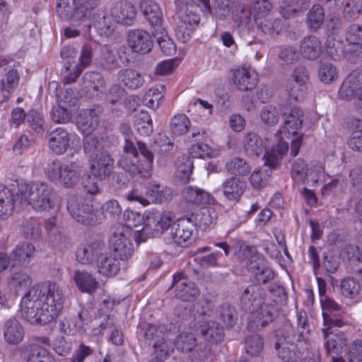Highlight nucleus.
Returning <instances> with one entry per match:
<instances>
[{"label": "nucleus", "mask_w": 362, "mask_h": 362, "mask_svg": "<svg viewBox=\"0 0 362 362\" xmlns=\"http://www.w3.org/2000/svg\"><path fill=\"white\" fill-rule=\"evenodd\" d=\"M339 94L344 100H351L362 94V71H352L343 81Z\"/></svg>", "instance_id": "f3484780"}, {"label": "nucleus", "mask_w": 362, "mask_h": 362, "mask_svg": "<svg viewBox=\"0 0 362 362\" xmlns=\"http://www.w3.org/2000/svg\"><path fill=\"white\" fill-rule=\"evenodd\" d=\"M74 281L80 291L92 293L98 288V282L87 272L77 270L74 275Z\"/></svg>", "instance_id": "ea45409f"}, {"label": "nucleus", "mask_w": 362, "mask_h": 362, "mask_svg": "<svg viewBox=\"0 0 362 362\" xmlns=\"http://www.w3.org/2000/svg\"><path fill=\"white\" fill-rule=\"evenodd\" d=\"M64 301L60 286L48 281L33 286L21 299V314L30 324L45 325L60 313Z\"/></svg>", "instance_id": "f257e3e1"}, {"label": "nucleus", "mask_w": 362, "mask_h": 362, "mask_svg": "<svg viewBox=\"0 0 362 362\" xmlns=\"http://www.w3.org/2000/svg\"><path fill=\"white\" fill-rule=\"evenodd\" d=\"M16 194L22 206H30L35 211H46L55 205L54 189L46 182L21 185Z\"/></svg>", "instance_id": "7ed1b4c3"}, {"label": "nucleus", "mask_w": 362, "mask_h": 362, "mask_svg": "<svg viewBox=\"0 0 362 362\" xmlns=\"http://www.w3.org/2000/svg\"><path fill=\"white\" fill-rule=\"evenodd\" d=\"M276 346L282 344H298L303 338L302 332H299L289 322L284 323L282 327L275 331Z\"/></svg>", "instance_id": "bb28decb"}, {"label": "nucleus", "mask_w": 362, "mask_h": 362, "mask_svg": "<svg viewBox=\"0 0 362 362\" xmlns=\"http://www.w3.org/2000/svg\"><path fill=\"white\" fill-rule=\"evenodd\" d=\"M282 115H286L284 121V128L289 134H296L301 129L304 121V112L298 107L283 105L281 108Z\"/></svg>", "instance_id": "6ab92c4d"}, {"label": "nucleus", "mask_w": 362, "mask_h": 362, "mask_svg": "<svg viewBox=\"0 0 362 362\" xmlns=\"http://www.w3.org/2000/svg\"><path fill=\"white\" fill-rule=\"evenodd\" d=\"M110 13L117 23L131 25L136 18V10L130 2L117 1L111 8Z\"/></svg>", "instance_id": "aec40b11"}, {"label": "nucleus", "mask_w": 362, "mask_h": 362, "mask_svg": "<svg viewBox=\"0 0 362 362\" xmlns=\"http://www.w3.org/2000/svg\"><path fill=\"white\" fill-rule=\"evenodd\" d=\"M199 324L197 331L208 342L216 344L223 340L225 337L223 327L218 322L214 320H203Z\"/></svg>", "instance_id": "412c9836"}, {"label": "nucleus", "mask_w": 362, "mask_h": 362, "mask_svg": "<svg viewBox=\"0 0 362 362\" xmlns=\"http://www.w3.org/2000/svg\"><path fill=\"white\" fill-rule=\"evenodd\" d=\"M191 122L183 114L174 116L170 121V132L174 136H182L189 129Z\"/></svg>", "instance_id": "864d4df0"}, {"label": "nucleus", "mask_w": 362, "mask_h": 362, "mask_svg": "<svg viewBox=\"0 0 362 362\" xmlns=\"http://www.w3.org/2000/svg\"><path fill=\"white\" fill-rule=\"evenodd\" d=\"M177 350L182 352L192 351L197 346V341L194 335L189 332H183L179 334L175 343Z\"/></svg>", "instance_id": "bf43d9fd"}, {"label": "nucleus", "mask_w": 362, "mask_h": 362, "mask_svg": "<svg viewBox=\"0 0 362 362\" xmlns=\"http://www.w3.org/2000/svg\"><path fill=\"white\" fill-rule=\"evenodd\" d=\"M16 192L15 188L3 187L0 189V216L1 218H6L11 216L15 208V202H20Z\"/></svg>", "instance_id": "7c9ffc66"}, {"label": "nucleus", "mask_w": 362, "mask_h": 362, "mask_svg": "<svg viewBox=\"0 0 362 362\" xmlns=\"http://www.w3.org/2000/svg\"><path fill=\"white\" fill-rule=\"evenodd\" d=\"M288 151V144L279 141L274 148L265 152L263 159L264 165L271 169H275L281 163L282 158Z\"/></svg>", "instance_id": "e433bc0d"}, {"label": "nucleus", "mask_w": 362, "mask_h": 362, "mask_svg": "<svg viewBox=\"0 0 362 362\" xmlns=\"http://www.w3.org/2000/svg\"><path fill=\"white\" fill-rule=\"evenodd\" d=\"M152 36L148 31L143 29L129 30L127 35V45L134 53L148 54L153 47Z\"/></svg>", "instance_id": "f8f14e48"}, {"label": "nucleus", "mask_w": 362, "mask_h": 362, "mask_svg": "<svg viewBox=\"0 0 362 362\" xmlns=\"http://www.w3.org/2000/svg\"><path fill=\"white\" fill-rule=\"evenodd\" d=\"M115 160L110 153L102 151L90 158V167L94 177L104 180L113 173Z\"/></svg>", "instance_id": "ddd939ff"}, {"label": "nucleus", "mask_w": 362, "mask_h": 362, "mask_svg": "<svg viewBox=\"0 0 362 362\" xmlns=\"http://www.w3.org/2000/svg\"><path fill=\"white\" fill-rule=\"evenodd\" d=\"M151 33L152 35L156 37L157 42L164 54L171 55L175 52V45L163 26L153 30Z\"/></svg>", "instance_id": "a18cd8bd"}, {"label": "nucleus", "mask_w": 362, "mask_h": 362, "mask_svg": "<svg viewBox=\"0 0 362 362\" xmlns=\"http://www.w3.org/2000/svg\"><path fill=\"white\" fill-rule=\"evenodd\" d=\"M324 16L322 7L320 4L313 5L307 16L309 27L313 30H317L321 26Z\"/></svg>", "instance_id": "e2e57ef3"}, {"label": "nucleus", "mask_w": 362, "mask_h": 362, "mask_svg": "<svg viewBox=\"0 0 362 362\" xmlns=\"http://www.w3.org/2000/svg\"><path fill=\"white\" fill-rule=\"evenodd\" d=\"M49 148L57 155L65 153L69 147V133L62 127H58L47 135Z\"/></svg>", "instance_id": "a878e982"}, {"label": "nucleus", "mask_w": 362, "mask_h": 362, "mask_svg": "<svg viewBox=\"0 0 362 362\" xmlns=\"http://www.w3.org/2000/svg\"><path fill=\"white\" fill-rule=\"evenodd\" d=\"M117 81L129 90H136L141 88L144 82V78L136 70L124 68L120 69L117 74Z\"/></svg>", "instance_id": "c85d7f7f"}, {"label": "nucleus", "mask_w": 362, "mask_h": 362, "mask_svg": "<svg viewBox=\"0 0 362 362\" xmlns=\"http://www.w3.org/2000/svg\"><path fill=\"white\" fill-rule=\"evenodd\" d=\"M140 9L151 26L152 30L163 26V13L159 5L153 0H141Z\"/></svg>", "instance_id": "393cba45"}, {"label": "nucleus", "mask_w": 362, "mask_h": 362, "mask_svg": "<svg viewBox=\"0 0 362 362\" xmlns=\"http://www.w3.org/2000/svg\"><path fill=\"white\" fill-rule=\"evenodd\" d=\"M171 288H175V296L183 301H191L199 295L195 284L189 281L183 272L174 274Z\"/></svg>", "instance_id": "2eb2a0df"}, {"label": "nucleus", "mask_w": 362, "mask_h": 362, "mask_svg": "<svg viewBox=\"0 0 362 362\" xmlns=\"http://www.w3.org/2000/svg\"><path fill=\"white\" fill-rule=\"evenodd\" d=\"M33 282L31 276L23 270L13 272L8 278V284L11 288L18 293L26 289Z\"/></svg>", "instance_id": "37998d69"}, {"label": "nucleus", "mask_w": 362, "mask_h": 362, "mask_svg": "<svg viewBox=\"0 0 362 362\" xmlns=\"http://www.w3.org/2000/svg\"><path fill=\"white\" fill-rule=\"evenodd\" d=\"M138 151L145 158L144 163H141L144 178H148L151 175L152 166L154 158L153 151H156V145L149 148L146 144L141 141H136Z\"/></svg>", "instance_id": "a19ab883"}, {"label": "nucleus", "mask_w": 362, "mask_h": 362, "mask_svg": "<svg viewBox=\"0 0 362 362\" xmlns=\"http://www.w3.org/2000/svg\"><path fill=\"white\" fill-rule=\"evenodd\" d=\"M263 346V339L259 334H252L245 339V350L250 356H256L259 354L262 351Z\"/></svg>", "instance_id": "774afa93"}, {"label": "nucleus", "mask_w": 362, "mask_h": 362, "mask_svg": "<svg viewBox=\"0 0 362 362\" xmlns=\"http://www.w3.org/2000/svg\"><path fill=\"white\" fill-rule=\"evenodd\" d=\"M173 223L172 214L170 211H155L151 212L145 221V226L140 232L142 235L149 229L152 230V235L163 233L170 227Z\"/></svg>", "instance_id": "4468645a"}, {"label": "nucleus", "mask_w": 362, "mask_h": 362, "mask_svg": "<svg viewBox=\"0 0 362 362\" xmlns=\"http://www.w3.org/2000/svg\"><path fill=\"white\" fill-rule=\"evenodd\" d=\"M138 156H139L126 155L119 160L117 164L132 175H138L141 177H144L141 163H139Z\"/></svg>", "instance_id": "8fccbe9b"}, {"label": "nucleus", "mask_w": 362, "mask_h": 362, "mask_svg": "<svg viewBox=\"0 0 362 362\" xmlns=\"http://www.w3.org/2000/svg\"><path fill=\"white\" fill-rule=\"evenodd\" d=\"M192 223H194L195 230L199 228L202 230H206L214 227L218 218V214L213 208H202L189 216Z\"/></svg>", "instance_id": "4be33fe9"}, {"label": "nucleus", "mask_w": 362, "mask_h": 362, "mask_svg": "<svg viewBox=\"0 0 362 362\" xmlns=\"http://www.w3.org/2000/svg\"><path fill=\"white\" fill-rule=\"evenodd\" d=\"M105 249L104 242L93 241L89 244L81 245L77 248L76 256L78 261L83 264L93 263L102 256Z\"/></svg>", "instance_id": "a211bd4d"}, {"label": "nucleus", "mask_w": 362, "mask_h": 362, "mask_svg": "<svg viewBox=\"0 0 362 362\" xmlns=\"http://www.w3.org/2000/svg\"><path fill=\"white\" fill-rule=\"evenodd\" d=\"M265 296L264 288L258 284L249 285L240 296L242 310L253 314L247 326L250 332L260 330L278 317L279 311L276 306L264 304Z\"/></svg>", "instance_id": "f03ea898"}, {"label": "nucleus", "mask_w": 362, "mask_h": 362, "mask_svg": "<svg viewBox=\"0 0 362 362\" xmlns=\"http://www.w3.org/2000/svg\"><path fill=\"white\" fill-rule=\"evenodd\" d=\"M199 6L203 7V11L210 13L219 21H224L228 16L230 9L231 0H213L212 6L210 0H194Z\"/></svg>", "instance_id": "b1692460"}, {"label": "nucleus", "mask_w": 362, "mask_h": 362, "mask_svg": "<svg viewBox=\"0 0 362 362\" xmlns=\"http://www.w3.org/2000/svg\"><path fill=\"white\" fill-rule=\"evenodd\" d=\"M97 268L98 273L105 276H115L120 269L119 260L115 256H107L103 253L98 259Z\"/></svg>", "instance_id": "58836bf2"}, {"label": "nucleus", "mask_w": 362, "mask_h": 362, "mask_svg": "<svg viewBox=\"0 0 362 362\" xmlns=\"http://www.w3.org/2000/svg\"><path fill=\"white\" fill-rule=\"evenodd\" d=\"M226 168L230 174L242 176L249 175L252 170L247 161L240 157L231 158L226 163Z\"/></svg>", "instance_id": "3c124183"}, {"label": "nucleus", "mask_w": 362, "mask_h": 362, "mask_svg": "<svg viewBox=\"0 0 362 362\" xmlns=\"http://www.w3.org/2000/svg\"><path fill=\"white\" fill-rule=\"evenodd\" d=\"M279 357L284 362H296L301 356V351L298 344H282L275 346Z\"/></svg>", "instance_id": "603ef678"}, {"label": "nucleus", "mask_w": 362, "mask_h": 362, "mask_svg": "<svg viewBox=\"0 0 362 362\" xmlns=\"http://www.w3.org/2000/svg\"><path fill=\"white\" fill-rule=\"evenodd\" d=\"M134 126L142 136H148L153 132L152 119L146 112H141L135 117Z\"/></svg>", "instance_id": "4d7b16f0"}, {"label": "nucleus", "mask_w": 362, "mask_h": 362, "mask_svg": "<svg viewBox=\"0 0 362 362\" xmlns=\"http://www.w3.org/2000/svg\"><path fill=\"white\" fill-rule=\"evenodd\" d=\"M138 333L144 337L146 344L152 346L156 353L160 356H167L173 346L170 341H168V329L164 325L144 324L139 327Z\"/></svg>", "instance_id": "39448f33"}, {"label": "nucleus", "mask_w": 362, "mask_h": 362, "mask_svg": "<svg viewBox=\"0 0 362 362\" xmlns=\"http://www.w3.org/2000/svg\"><path fill=\"white\" fill-rule=\"evenodd\" d=\"M233 81L235 86L240 90L248 91L254 89L257 84V76L255 71L250 67H241L233 74Z\"/></svg>", "instance_id": "5701e85b"}, {"label": "nucleus", "mask_w": 362, "mask_h": 362, "mask_svg": "<svg viewBox=\"0 0 362 362\" xmlns=\"http://www.w3.org/2000/svg\"><path fill=\"white\" fill-rule=\"evenodd\" d=\"M292 177L298 182H305L308 177L312 176V170L307 168L305 161L298 158L292 165Z\"/></svg>", "instance_id": "13d9d810"}, {"label": "nucleus", "mask_w": 362, "mask_h": 362, "mask_svg": "<svg viewBox=\"0 0 362 362\" xmlns=\"http://www.w3.org/2000/svg\"><path fill=\"white\" fill-rule=\"evenodd\" d=\"M318 76L321 81L325 83H330L338 77L336 66L328 62L322 63L319 67Z\"/></svg>", "instance_id": "338daca9"}, {"label": "nucleus", "mask_w": 362, "mask_h": 362, "mask_svg": "<svg viewBox=\"0 0 362 362\" xmlns=\"http://www.w3.org/2000/svg\"><path fill=\"white\" fill-rule=\"evenodd\" d=\"M322 264L328 274H334L340 265V257L334 250H327L322 253Z\"/></svg>", "instance_id": "6e6d98bb"}, {"label": "nucleus", "mask_w": 362, "mask_h": 362, "mask_svg": "<svg viewBox=\"0 0 362 362\" xmlns=\"http://www.w3.org/2000/svg\"><path fill=\"white\" fill-rule=\"evenodd\" d=\"M173 189L168 187H162L159 184L151 185L146 191L148 199L140 194H129L127 198L129 201H136L143 206H147L150 202L163 203L170 202L173 197Z\"/></svg>", "instance_id": "9b49d317"}, {"label": "nucleus", "mask_w": 362, "mask_h": 362, "mask_svg": "<svg viewBox=\"0 0 362 362\" xmlns=\"http://www.w3.org/2000/svg\"><path fill=\"white\" fill-rule=\"evenodd\" d=\"M35 252L33 244L22 242L18 244L10 254V259L13 264L23 265L28 263Z\"/></svg>", "instance_id": "2f4dec72"}, {"label": "nucleus", "mask_w": 362, "mask_h": 362, "mask_svg": "<svg viewBox=\"0 0 362 362\" xmlns=\"http://www.w3.org/2000/svg\"><path fill=\"white\" fill-rule=\"evenodd\" d=\"M85 134L83 139V150L86 155L92 158L96 153H100L101 143L95 135L91 133Z\"/></svg>", "instance_id": "052dcab7"}, {"label": "nucleus", "mask_w": 362, "mask_h": 362, "mask_svg": "<svg viewBox=\"0 0 362 362\" xmlns=\"http://www.w3.org/2000/svg\"><path fill=\"white\" fill-rule=\"evenodd\" d=\"M53 165L49 170V177L54 180L59 179L65 187H74L82 177L83 167L76 162L59 166L54 163Z\"/></svg>", "instance_id": "1a4fd4ad"}, {"label": "nucleus", "mask_w": 362, "mask_h": 362, "mask_svg": "<svg viewBox=\"0 0 362 362\" xmlns=\"http://www.w3.org/2000/svg\"><path fill=\"white\" fill-rule=\"evenodd\" d=\"M103 108L99 105H93L91 108L81 111L76 118V126L83 134H89L98 126L99 117Z\"/></svg>", "instance_id": "dca6fc26"}, {"label": "nucleus", "mask_w": 362, "mask_h": 362, "mask_svg": "<svg viewBox=\"0 0 362 362\" xmlns=\"http://www.w3.org/2000/svg\"><path fill=\"white\" fill-rule=\"evenodd\" d=\"M224 196L229 200H238L246 188L245 182L235 177L226 180L223 183Z\"/></svg>", "instance_id": "c9c22d12"}, {"label": "nucleus", "mask_w": 362, "mask_h": 362, "mask_svg": "<svg viewBox=\"0 0 362 362\" xmlns=\"http://www.w3.org/2000/svg\"><path fill=\"white\" fill-rule=\"evenodd\" d=\"M98 63L100 67L107 71H112L120 66L113 51L107 46L101 48Z\"/></svg>", "instance_id": "de8ad7c7"}, {"label": "nucleus", "mask_w": 362, "mask_h": 362, "mask_svg": "<svg viewBox=\"0 0 362 362\" xmlns=\"http://www.w3.org/2000/svg\"><path fill=\"white\" fill-rule=\"evenodd\" d=\"M326 339H327L325 346L327 354H339L347 344V340L341 332L329 334Z\"/></svg>", "instance_id": "09e8293b"}, {"label": "nucleus", "mask_w": 362, "mask_h": 362, "mask_svg": "<svg viewBox=\"0 0 362 362\" xmlns=\"http://www.w3.org/2000/svg\"><path fill=\"white\" fill-rule=\"evenodd\" d=\"M19 74L16 62L4 57H0V103L9 100L18 85Z\"/></svg>", "instance_id": "6e6552de"}, {"label": "nucleus", "mask_w": 362, "mask_h": 362, "mask_svg": "<svg viewBox=\"0 0 362 362\" xmlns=\"http://www.w3.org/2000/svg\"><path fill=\"white\" fill-rule=\"evenodd\" d=\"M181 194L187 202L196 205L211 204L214 202L209 192L197 187L187 186L182 189Z\"/></svg>", "instance_id": "cd10ccee"}, {"label": "nucleus", "mask_w": 362, "mask_h": 362, "mask_svg": "<svg viewBox=\"0 0 362 362\" xmlns=\"http://www.w3.org/2000/svg\"><path fill=\"white\" fill-rule=\"evenodd\" d=\"M176 176L183 182H188L194 168L193 160L189 156H179L175 162Z\"/></svg>", "instance_id": "79ce46f5"}, {"label": "nucleus", "mask_w": 362, "mask_h": 362, "mask_svg": "<svg viewBox=\"0 0 362 362\" xmlns=\"http://www.w3.org/2000/svg\"><path fill=\"white\" fill-rule=\"evenodd\" d=\"M170 235L176 245L187 247L196 237L194 223L188 216L181 217L173 223Z\"/></svg>", "instance_id": "9d476101"}, {"label": "nucleus", "mask_w": 362, "mask_h": 362, "mask_svg": "<svg viewBox=\"0 0 362 362\" xmlns=\"http://www.w3.org/2000/svg\"><path fill=\"white\" fill-rule=\"evenodd\" d=\"M340 290L343 296L353 299L356 298L361 291L359 282L353 277L344 279L340 284Z\"/></svg>", "instance_id": "5fc2aeb1"}, {"label": "nucleus", "mask_w": 362, "mask_h": 362, "mask_svg": "<svg viewBox=\"0 0 362 362\" xmlns=\"http://www.w3.org/2000/svg\"><path fill=\"white\" fill-rule=\"evenodd\" d=\"M260 119L264 124L274 126L279 119L278 108L272 105L264 106L260 112Z\"/></svg>", "instance_id": "69168bd1"}, {"label": "nucleus", "mask_w": 362, "mask_h": 362, "mask_svg": "<svg viewBox=\"0 0 362 362\" xmlns=\"http://www.w3.org/2000/svg\"><path fill=\"white\" fill-rule=\"evenodd\" d=\"M362 11L361 0H349L344 6L343 17L346 21H352L357 19Z\"/></svg>", "instance_id": "0e129e2a"}, {"label": "nucleus", "mask_w": 362, "mask_h": 362, "mask_svg": "<svg viewBox=\"0 0 362 362\" xmlns=\"http://www.w3.org/2000/svg\"><path fill=\"white\" fill-rule=\"evenodd\" d=\"M231 12L234 22L242 28V32L249 33L252 23L250 13L245 10L239 0H234Z\"/></svg>", "instance_id": "f704fd0d"}, {"label": "nucleus", "mask_w": 362, "mask_h": 362, "mask_svg": "<svg viewBox=\"0 0 362 362\" xmlns=\"http://www.w3.org/2000/svg\"><path fill=\"white\" fill-rule=\"evenodd\" d=\"M132 240L138 244L144 242L145 238L142 237L140 231H132L129 228L122 227L112 235L110 239V245L115 256L120 260L127 259L131 257L134 252Z\"/></svg>", "instance_id": "423d86ee"}, {"label": "nucleus", "mask_w": 362, "mask_h": 362, "mask_svg": "<svg viewBox=\"0 0 362 362\" xmlns=\"http://www.w3.org/2000/svg\"><path fill=\"white\" fill-rule=\"evenodd\" d=\"M301 54L304 58L315 60L322 53V45L319 39L314 35L304 37L300 44Z\"/></svg>", "instance_id": "4c0bfd02"}, {"label": "nucleus", "mask_w": 362, "mask_h": 362, "mask_svg": "<svg viewBox=\"0 0 362 362\" xmlns=\"http://www.w3.org/2000/svg\"><path fill=\"white\" fill-rule=\"evenodd\" d=\"M92 202L89 198L71 195L67 199L66 209L77 222L85 226H94L99 218Z\"/></svg>", "instance_id": "0eeeda50"}, {"label": "nucleus", "mask_w": 362, "mask_h": 362, "mask_svg": "<svg viewBox=\"0 0 362 362\" xmlns=\"http://www.w3.org/2000/svg\"><path fill=\"white\" fill-rule=\"evenodd\" d=\"M21 356L25 362H55L47 349L35 344L26 346L22 351Z\"/></svg>", "instance_id": "c756f323"}, {"label": "nucleus", "mask_w": 362, "mask_h": 362, "mask_svg": "<svg viewBox=\"0 0 362 362\" xmlns=\"http://www.w3.org/2000/svg\"><path fill=\"white\" fill-rule=\"evenodd\" d=\"M218 318L227 329L235 326L238 320V313L234 306L223 303L217 310Z\"/></svg>", "instance_id": "49530a36"}, {"label": "nucleus", "mask_w": 362, "mask_h": 362, "mask_svg": "<svg viewBox=\"0 0 362 362\" xmlns=\"http://www.w3.org/2000/svg\"><path fill=\"white\" fill-rule=\"evenodd\" d=\"M100 0H58L56 11L61 18H69L74 24H82L86 28L92 25L93 10Z\"/></svg>", "instance_id": "20e7f679"}, {"label": "nucleus", "mask_w": 362, "mask_h": 362, "mask_svg": "<svg viewBox=\"0 0 362 362\" xmlns=\"http://www.w3.org/2000/svg\"><path fill=\"white\" fill-rule=\"evenodd\" d=\"M243 146L246 155L250 157L259 156L265 148L263 139L253 132H250L245 135Z\"/></svg>", "instance_id": "473e14b6"}, {"label": "nucleus", "mask_w": 362, "mask_h": 362, "mask_svg": "<svg viewBox=\"0 0 362 362\" xmlns=\"http://www.w3.org/2000/svg\"><path fill=\"white\" fill-rule=\"evenodd\" d=\"M286 89L288 93V100L301 101L305 98L307 86L306 83L288 80Z\"/></svg>", "instance_id": "680f3d73"}, {"label": "nucleus", "mask_w": 362, "mask_h": 362, "mask_svg": "<svg viewBox=\"0 0 362 362\" xmlns=\"http://www.w3.org/2000/svg\"><path fill=\"white\" fill-rule=\"evenodd\" d=\"M112 16L106 13H98L93 16L92 25L98 29L100 35H111L115 30V23L112 22Z\"/></svg>", "instance_id": "c03bdc74"}, {"label": "nucleus", "mask_w": 362, "mask_h": 362, "mask_svg": "<svg viewBox=\"0 0 362 362\" xmlns=\"http://www.w3.org/2000/svg\"><path fill=\"white\" fill-rule=\"evenodd\" d=\"M4 337L10 344H17L21 342L24 336V329L18 320L10 318L4 325Z\"/></svg>", "instance_id": "72a5a7b5"}]
</instances>
